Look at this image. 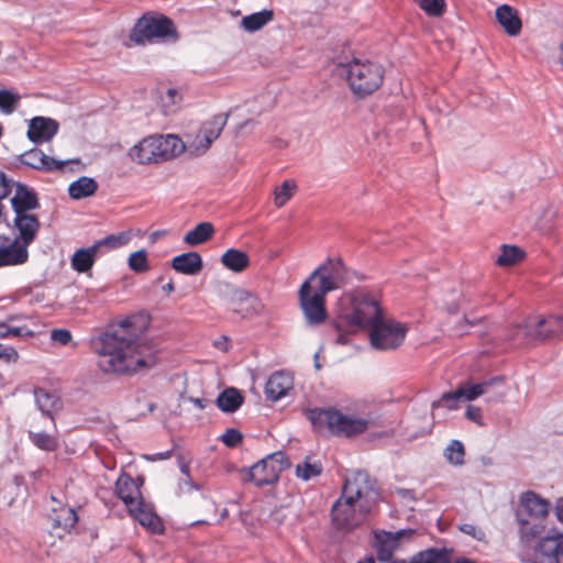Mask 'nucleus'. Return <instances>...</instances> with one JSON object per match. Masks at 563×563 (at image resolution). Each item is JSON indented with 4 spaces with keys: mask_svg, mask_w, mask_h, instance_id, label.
Segmentation results:
<instances>
[{
    "mask_svg": "<svg viewBox=\"0 0 563 563\" xmlns=\"http://www.w3.org/2000/svg\"><path fill=\"white\" fill-rule=\"evenodd\" d=\"M451 551L448 549H429L416 555L411 563H450Z\"/></svg>",
    "mask_w": 563,
    "mask_h": 563,
    "instance_id": "e433bc0d",
    "label": "nucleus"
},
{
    "mask_svg": "<svg viewBox=\"0 0 563 563\" xmlns=\"http://www.w3.org/2000/svg\"><path fill=\"white\" fill-rule=\"evenodd\" d=\"M159 163L178 157L187 151V144L177 134H154Z\"/></svg>",
    "mask_w": 563,
    "mask_h": 563,
    "instance_id": "6ab92c4d",
    "label": "nucleus"
},
{
    "mask_svg": "<svg viewBox=\"0 0 563 563\" xmlns=\"http://www.w3.org/2000/svg\"><path fill=\"white\" fill-rule=\"evenodd\" d=\"M296 184L290 179H286L280 186L274 190V205L277 208L284 207L294 196L296 191Z\"/></svg>",
    "mask_w": 563,
    "mask_h": 563,
    "instance_id": "58836bf2",
    "label": "nucleus"
},
{
    "mask_svg": "<svg viewBox=\"0 0 563 563\" xmlns=\"http://www.w3.org/2000/svg\"><path fill=\"white\" fill-rule=\"evenodd\" d=\"M163 108L165 113H172L176 110L177 106L181 101V96L175 88H168L165 96L162 98Z\"/></svg>",
    "mask_w": 563,
    "mask_h": 563,
    "instance_id": "09e8293b",
    "label": "nucleus"
},
{
    "mask_svg": "<svg viewBox=\"0 0 563 563\" xmlns=\"http://www.w3.org/2000/svg\"><path fill=\"white\" fill-rule=\"evenodd\" d=\"M221 440L225 445L234 448L242 441V433L236 429H228L221 435Z\"/></svg>",
    "mask_w": 563,
    "mask_h": 563,
    "instance_id": "3c124183",
    "label": "nucleus"
},
{
    "mask_svg": "<svg viewBox=\"0 0 563 563\" xmlns=\"http://www.w3.org/2000/svg\"><path fill=\"white\" fill-rule=\"evenodd\" d=\"M307 418L318 432L335 435L354 437L365 432L371 423L366 417L343 413L334 408H313L308 410Z\"/></svg>",
    "mask_w": 563,
    "mask_h": 563,
    "instance_id": "39448f33",
    "label": "nucleus"
},
{
    "mask_svg": "<svg viewBox=\"0 0 563 563\" xmlns=\"http://www.w3.org/2000/svg\"><path fill=\"white\" fill-rule=\"evenodd\" d=\"M98 189L97 181L87 176H82L77 180L70 183L68 186V194L71 199L80 200L95 195Z\"/></svg>",
    "mask_w": 563,
    "mask_h": 563,
    "instance_id": "7c9ffc66",
    "label": "nucleus"
},
{
    "mask_svg": "<svg viewBox=\"0 0 563 563\" xmlns=\"http://www.w3.org/2000/svg\"><path fill=\"white\" fill-rule=\"evenodd\" d=\"M214 345L222 350V351H227L228 350V345H227V342L223 340V341H216L214 342Z\"/></svg>",
    "mask_w": 563,
    "mask_h": 563,
    "instance_id": "69168bd1",
    "label": "nucleus"
},
{
    "mask_svg": "<svg viewBox=\"0 0 563 563\" xmlns=\"http://www.w3.org/2000/svg\"><path fill=\"white\" fill-rule=\"evenodd\" d=\"M528 563H563V530L552 528L540 536Z\"/></svg>",
    "mask_w": 563,
    "mask_h": 563,
    "instance_id": "9b49d317",
    "label": "nucleus"
},
{
    "mask_svg": "<svg viewBox=\"0 0 563 563\" xmlns=\"http://www.w3.org/2000/svg\"><path fill=\"white\" fill-rule=\"evenodd\" d=\"M415 2L430 16H440L445 9L444 0H415Z\"/></svg>",
    "mask_w": 563,
    "mask_h": 563,
    "instance_id": "a18cd8bd",
    "label": "nucleus"
},
{
    "mask_svg": "<svg viewBox=\"0 0 563 563\" xmlns=\"http://www.w3.org/2000/svg\"><path fill=\"white\" fill-rule=\"evenodd\" d=\"M54 520L55 527H60L65 530L73 528L77 522V516L74 509L65 508L62 510V514L58 515Z\"/></svg>",
    "mask_w": 563,
    "mask_h": 563,
    "instance_id": "49530a36",
    "label": "nucleus"
},
{
    "mask_svg": "<svg viewBox=\"0 0 563 563\" xmlns=\"http://www.w3.org/2000/svg\"><path fill=\"white\" fill-rule=\"evenodd\" d=\"M450 563H475V562H473V561H471L468 559L462 558V559H456L453 562L450 560Z\"/></svg>",
    "mask_w": 563,
    "mask_h": 563,
    "instance_id": "338daca9",
    "label": "nucleus"
},
{
    "mask_svg": "<svg viewBox=\"0 0 563 563\" xmlns=\"http://www.w3.org/2000/svg\"><path fill=\"white\" fill-rule=\"evenodd\" d=\"M465 417L478 426H484L482 410L479 407L467 406Z\"/></svg>",
    "mask_w": 563,
    "mask_h": 563,
    "instance_id": "5fc2aeb1",
    "label": "nucleus"
},
{
    "mask_svg": "<svg viewBox=\"0 0 563 563\" xmlns=\"http://www.w3.org/2000/svg\"><path fill=\"white\" fill-rule=\"evenodd\" d=\"M475 321L468 320L466 317H463L459 322L456 328L454 329V333L457 335H463L467 332V328L473 327Z\"/></svg>",
    "mask_w": 563,
    "mask_h": 563,
    "instance_id": "13d9d810",
    "label": "nucleus"
},
{
    "mask_svg": "<svg viewBox=\"0 0 563 563\" xmlns=\"http://www.w3.org/2000/svg\"><path fill=\"white\" fill-rule=\"evenodd\" d=\"M13 185V181L3 172H0V200L11 192Z\"/></svg>",
    "mask_w": 563,
    "mask_h": 563,
    "instance_id": "6e6d98bb",
    "label": "nucleus"
},
{
    "mask_svg": "<svg viewBox=\"0 0 563 563\" xmlns=\"http://www.w3.org/2000/svg\"><path fill=\"white\" fill-rule=\"evenodd\" d=\"M444 455L446 460L453 465H462L464 463V445L459 440H453L446 446Z\"/></svg>",
    "mask_w": 563,
    "mask_h": 563,
    "instance_id": "79ce46f5",
    "label": "nucleus"
},
{
    "mask_svg": "<svg viewBox=\"0 0 563 563\" xmlns=\"http://www.w3.org/2000/svg\"><path fill=\"white\" fill-rule=\"evenodd\" d=\"M214 234V227L210 222H200L189 230L183 238L188 246H198L209 241Z\"/></svg>",
    "mask_w": 563,
    "mask_h": 563,
    "instance_id": "c756f323",
    "label": "nucleus"
},
{
    "mask_svg": "<svg viewBox=\"0 0 563 563\" xmlns=\"http://www.w3.org/2000/svg\"><path fill=\"white\" fill-rule=\"evenodd\" d=\"M179 466H180V472L183 473V475L185 477L190 476L189 475V464L188 463H185V462L181 461Z\"/></svg>",
    "mask_w": 563,
    "mask_h": 563,
    "instance_id": "0e129e2a",
    "label": "nucleus"
},
{
    "mask_svg": "<svg viewBox=\"0 0 563 563\" xmlns=\"http://www.w3.org/2000/svg\"><path fill=\"white\" fill-rule=\"evenodd\" d=\"M34 398L38 409L45 415H49L58 406L56 394L41 387L34 389Z\"/></svg>",
    "mask_w": 563,
    "mask_h": 563,
    "instance_id": "c9c22d12",
    "label": "nucleus"
},
{
    "mask_svg": "<svg viewBox=\"0 0 563 563\" xmlns=\"http://www.w3.org/2000/svg\"><path fill=\"white\" fill-rule=\"evenodd\" d=\"M14 214L32 213L38 207L35 192L23 184H15V192L11 198Z\"/></svg>",
    "mask_w": 563,
    "mask_h": 563,
    "instance_id": "393cba45",
    "label": "nucleus"
},
{
    "mask_svg": "<svg viewBox=\"0 0 563 563\" xmlns=\"http://www.w3.org/2000/svg\"><path fill=\"white\" fill-rule=\"evenodd\" d=\"M411 530H399L397 532L378 531L375 533L374 547L380 561L387 562L391 559L394 551L399 547L400 540L410 537Z\"/></svg>",
    "mask_w": 563,
    "mask_h": 563,
    "instance_id": "dca6fc26",
    "label": "nucleus"
},
{
    "mask_svg": "<svg viewBox=\"0 0 563 563\" xmlns=\"http://www.w3.org/2000/svg\"><path fill=\"white\" fill-rule=\"evenodd\" d=\"M322 473V465L320 462L311 461L309 457L298 463L296 466V475L298 478L307 482Z\"/></svg>",
    "mask_w": 563,
    "mask_h": 563,
    "instance_id": "4c0bfd02",
    "label": "nucleus"
},
{
    "mask_svg": "<svg viewBox=\"0 0 563 563\" xmlns=\"http://www.w3.org/2000/svg\"><path fill=\"white\" fill-rule=\"evenodd\" d=\"M9 332H8V324L4 322H0V339H8Z\"/></svg>",
    "mask_w": 563,
    "mask_h": 563,
    "instance_id": "e2e57ef3",
    "label": "nucleus"
},
{
    "mask_svg": "<svg viewBox=\"0 0 563 563\" xmlns=\"http://www.w3.org/2000/svg\"><path fill=\"white\" fill-rule=\"evenodd\" d=\"M341 70L346 76L351 90L360 97L373 93L384 78L382 66L367 59L355 58L342 65Z\"/></svg>",
    "mask_w": 563,
    "mask_h": 563,
    "instance_id": "423d86ee",
    "label": "nucleus"
},
{
    "mask_svg": "<svg viewBox=\"0 0 563 563\" xmlns=\"http://www.w3.org/2000/svg\"><path fill=\"white\" fill-rule=\"evenodd\" d=\"M128 157L139 165L159 164L154 134L143 137L130 147Z\"/></svg>",
    "mask_w": 563,
    "mask_h": 563,
    "instance_id": "f3484780",
    "label": "nucleus"
},
{
    "mask_svg": "<svg viewBox=\"0 0 563 563\" xmlns=\"http://www.w3.org/2000/svg\"><path fill=\"white\" fill-rule=\"evenodd\" d=\"M170 455H172L170 451H165V452H161V453H155L153 455H146L145 459L148 461L155 462V461L167 460L170 457Z\"/></svg>",
    "mask_w": 563,
    "mask_h": 563,
    "instance_id": "052dcab7",
    "label": "nucleus"
},
{
    "mask_svg": "<svg viewBox=\"0 0 563 563\" xmlns=\"http://www.w3.org/2000/svg\"><path fill=\"white\" fill-rule=\"evenodd\" d=\"M117 496L123 501L126 509L142 500L137 483L128 474H122L115 482Z\"/></svg>",
    "mask_w": 563,
    "mask_h": 563,
    "instance_id": "5701e85b",
    "label": "nucleus"
},
{
    "mask_svg": "<svg viewBox=\"0 0 563 563\" xmlns=\"http://www.w3.org/2000/svg\"><path fill=\"white\" fill-rule=\"evenodd\" d=\"M292 377L285 372L273 373L265 386L266 398L272 401H277L285 397L287 393L292 388Z\"/></svg>",
    "mask_w": 563,
    "mask_h": 563,
    "instance_id": "4be33fe9",
    "label": "nucleus"
},
{
    "mask_svg": "<svg viewBox=\"0 0 563 563\" xmlns=\"http://www.w3.org/2000/svg\"><path fill=\"white\" fill-rule=\"evenodd\" d=\"M29 258V251L19 241L7 235H0V267L24 264Z\"/></svg>",
    "mask_w": 563,
    "mask_h": 563,
    "instance_id": "2eb2a0df",
    "label": "nucleus"
},
{
    "mask_svg": "<svg viewBox=\"0 0 563 563\" xmlns=\"http://www.w3.org/2000/svg\"><path fill=\"white\" fill-rule=\"evenodd\" d=\"M145 328L144 317H132L101 334L95 342L99 368L107 374H124L155 366L157 347L137 340L135 334Z\"/></svg>",
    "mask_w": 563,
    "mask_h": 563,
    "instance_id": "f257e3e1",
    "label": "nucleus"
},
{
    "mask_svg": "<svg viewBox=\"0 0 563 563\" xmlns=\"http://www.w3.org/2000/svg\"><path fill=\"white\" fill-rule=\"evenodd\" d=\"M228 302L230 308L243 318H251L264 312L261 299L241 288L229 287Z\"/></svg>",
    "mask_w": 563,
    "mask_h": 563,
    "instance_id": "ddd939ff",
    "label": "nucleus"
},
{
    "mask_svg": "<svg viewBox=\"0 0 563 563\" xmlns=\"http://www.w3.org/2000/svg\"><path fill=\"white\" fill-rule=\"evenodd\" d=\"M71 333L66 329H54L51 332V340L60 344L67 345L71 341Z\"/></svg>",
    "mask_w": 563,
    "mask_h": 563,
    "instance_id": "603ef678",
    "label": "nucleus"
},
{
    "mask_svg": "<svg viewBox=\"0 0 563 563\" xmlns=\"http://www.w3.org/2000/svg\"><path fill=\"white\" fill-rule=\"evenodd\" d=\"M461 531L477 539H481L483 534L481 530H478L475 526L470 523H464L463 526H461Z\"/></svg>",
    "mask_w": 563,
    "mask_h": 563,
    "instance_id": "bf43d9fd",
    "label": "nucleus"
},
{
    "mask_svg": "<svg viewBox=\"0 0 563 563\" xmlns=\"http://www.w3.org/2000/svg\"><path fill=\"white\" fill-rule=\"evenodd\" d=\"M521 333L529 340L561 339L563 336V316L542 318L536 324L530 325L529 331L526 328H519L517 335Z\"/></svg>",
    "mask_w": 563,
    "mask_h": 563,
    "instance_id": "4468645a",
    "label": "nucleus"
},
{
    "mask_svg": "<svg viewBox=\"0 0 563 563\" xmlns=\"http://www.w3.org/2000/svg\"><path fill=\"white\" fill-rule=\"evenodd\" d=\"M274 18V13L272 10L264 9L258 12H254L252 14L245 15L240 23V26L250 33L260 31L266 24H268Z\"/></svg>",
    "mask_w": 563,
    "mask_h": 563,
    "instance_id": "2f4dec72",
    "label": "nucleus"
},
{
    "mask_svg": "<svg viewBox=\"0 0 563 563\" xmlns=\"http://www.w3.org/2000/svg\"><path fill=\"white\" fill-rule=\"evenodd\" d=\"M347 341H346V338L344 334H339L338 338H336V343L339 344H345Z\"/></svg>",
    "mask_w": 563,
    "mask_h": 563,
    "instance_id": "774afa93",
    "label": "nucleus"
},
{
    "mask_svg": "<svg viewBox=\"0 0 563 563\" xmlns=\"http://www.w3.org/2000/svg\"><path fill=\"white\" fill-rule=\"evenodd\" d=\"M199 486L191 479L190 476L185 477L178 484L179 494H188L192 490H198Z\"/></svg>",
    "mask_w": 563,
    "mask_h": 563,
    "instance_id": "4d7b16f0",
    "label": "nucleus"
},
{
    "mask_svg": "<svg viewBox=\"0 0 563 563\" xmlns=\"http://www.w3.org/2000/svg\"><path fill=\"white\" fill-rule=\"evenodd\" d=\"M243 404V397L235 388H227L217 398L218 407L224 412H234Z\"/></svg>",
    "mask_w": 563,
    "mask_h": 563,
    "instance_id": "473e14b6",
    "label": "nucleus"
},
{
    "mask_svg": "<svg viewBox=\"0 0 563 563\" xmlns=\"http://www.w3.org/2000/svg\"><path fill=\"white\" fill-rule=\"evenodd\" d=\"M350 274L342 257H328L302 283L299 301L310 324H319L325 320V295L342 288L349 282Z\"/></svg>",
    "mask_w": 563,
    "mask_h": 563,
    "instance_id": "f03ea898",
    "label": "nucleus"
},
{
    "mask_svg": "<svg viewBox=\"0 0 563 563\" xmlns=\"http://www.w3.org/2000/svg\"><path fill=\"white\" fill-rule=\"evenodd\" d=\"M132 239L131 231H123L117 234H110L103 239L96 241L101 254L126 245Z\"/></svg>",
    "mask_w": 563,
    "mask_h": 563,
    "instance_id": "72a5a7b5",
    "label": "nucleus"
},
{
    "mask_svg": "<svg viewBox=\"0 0 563 563\" xmlns=\"http://www.w3.org/2000/svg\"><path fill=\"white\" fill-rule=\"evenodd\" d=\"M14 227L19 235L14 239L19 241L20 245H24L25 250L35 240L38 230L40 221L33 213H19L14 217Z\"/></svg>",
    "mask_w": 563,
    "mask_h": 563,
    "instance_id": "aec40b11",
    "label": "nucleus"
},
{
    "mask_svg": "<svg viewBox=\"0 0 563 563\" xmlns=\"http://www.w3.org/2000/svg\"><path fill=\"white\" fill-rule=\"evenodd\" d=\"M455 390L452 393H444L438 400L432 402V409L445 407L449 410L459 408V402L462 401L460 396H454Z\"/></svg>",
    "mask_w": 563,
    "mask_h": 563,
    "instance_id": "de8ad7c7",
    "label": "nucleus"
},
{
    "mask_svg": "<svg viewBox=\"0 0 563 563\" xmlns=\"http://www.w3.org/2000/svg\"><path fill=\"white\" fill-rule=\"evenodd\" d=\"M523 257V252L518 246L504 245L500 255L496 258V264L499 266H511Z\"/></svg>",
    "mask_w": 563,
    "mask_h": 563,
    "instance_id": "ea45409f",
    "label": "nucleus"
},
{
    "mask_svg": "<svg viewBox=\"0 0 563 563\" xmlns=\"http://www.w3.org/2000/svg\"><path fill=\"white\" fill-rule=\"evenodd\" d=\"M407 327L384 316L369 329V339L377 350H393L404 343Z\"/></svg>",
    "mask_w": 563,
    "mask_h": 563,
    "instance_id": "1a4fd4ad",
    "label": "nucleus"
},
{
    "mask_svg": "<svg viewBox=\"0 0 563 563\" xmlns=\"http://www.w3.org/2000/svg\"><path fill=\"white\" fill-rule=\"evenodd\" d=\"M378 494L368 475L357 471L344 483L341 497L331 509L332 522L339 530L350 531L363 522L376 504Z\"/></svg>",
    "mask_w": 563,
    "mask_h": 563,
    "instance_id": "7ed1b4c3",
    "label": "nucleus"
},
{
    "mask_svg": "<svg viewBox=\"0 0 563 563\" xmlns=\"http://www.w3.org/2000/svg\"><path fill=\"white\" fill-rule=\"evenodd\" d=\"M228 113H218L205 120L187 143V152L194 156L206 154L219 139L228 123Z\"/></svg>",
    "mask_w": 563,
    "mask_h": 563,
    "instance_id": "6e6552de",
    "label": "nucleus"
},
{
    "mask_svg": "<svg viewBox=\"0 0 563 563\" xmlns=\"http://www.w3.org/2000/svg\"><path fill=\"white\" fill-rule=\"evenodd\" d=\"M21 96L11 90L0 89V111L4 114H11L15 111Z\"/></svg>",
    "mask_w": 563,
    "mask_h": 563,
    "instance_id": "a19ab883",
    "label": "nucleus"
},
{
    "mask_svg": "<svg viewBox=\"0 0 563 563\" xmlns=\"http://www.w3.org/2000/svg\"><path fill=\"white\" fill-rule=\"evenodd\" d=\"M20 162L35 169L60 170L68 164H79V161H56L45 155L38 148H32L20 156Z\"/></svg>",
    "mask_w": 563,
    "mask_h": 563,
    "instance_id": "a211bd4d",
    "label": "nucleus"
},
{
    "mask_svg": "<svg viewBox=\"0 0 563 563\" xmlns=\"http://www.w3.org/2000/svg\"><path fill=\"white\" fill-rule=\"evenodd\" d=\"M128 265L130 269L136 273H143L148 269L147 253L144 250L133 252L129 255Z\"/></svg>",
    "mask_w": 563,
    "mask_h": 563,
    "instance_id": "c03bdc74",
    "label": "nucleus"
},
{
    "mask_svg": "<svg viewBox=\"0 0 563 563\" xmlns=\"http://www.w3.org/2000/svg\"><path fill=\"white\" fill-rule=\"evenodd\" d=\"M338 305L339 319L353 331L369 330L383 317L378 300L364 291L344 294Z\"/></svg>",
    "mask_w": 563,
    "mask_h": 563,
    "instance_id": "20e7f679",
    "label": "nucleus"
},
{
    "mask_svg": "<svg viewBox=\"0 0 563 563\" xmlns=\"http://www.w3.org/2000/svg\"><path fill=\"white\" fill-rule=\"evenodd\" d=\"M520 504L529 518L519 515V532L525 538H534L543 529L541 521L549 514V501L529 490L521 495Z\"/></svg>",
    "mask_w": 563,
    "mask_h": 563,
    "instance_id": "0eeeda50",
    "label": "nucleus"
},
{
    "mask_svg": "<svg viewBox=\"0 0 563 563\" xmlns=\"http://www.w3.org/2000/svg\"><path fill=\"white\" fill-rule=\"evenodd\" d=\"M221 264L229 271L242 273L250 266L247 253L238 249L227 250L220 258Z\"/></svg>",
    "mask_w": 563,
    "mask_h": 563,
    "instance_id": "c85d7f7f",
    "label": "nucleus"
},
{
    "mask_svg": "<svg viewBox=\"0 0 563 563\" xmlns=\"http://www.w3.org/2000/svg\"><path fill=\"white\" fill-rule=\"evenodd\" d=\"M492 382H483L478 384H462L455 389L454 396H460L462 401H473L484 395Z\"/></svg>",
    "mask_w": 563,
    "mask_h": 563,
    "instance_id": "f704fd0d",
    "label": "nucleus"
},
{
    "mask_svg": "<svg viewBox=\"0 0 563 563\" xmlns=\"http://www.w3.org/2000/svg\"><path fill=\"white\" fill-rule=\"evenodd\" d=\"M9 338L19 336V338H33L35 335L34 331L29 329L27 327H11L8 325Z\"/></svg>",
    "mask_w": 563,
    "mask_h": 563,
    "instance_id": "864d4df0",
    "label": "nucleus"
},
{
    "mask_svg": "<svg viewBox=\"0 0 563 563\" xmlns=\"http://www.w3.org/2000/svg\"><path fill=\"white\" fill-rule=\"evenodd\" d=\"M495 16L499 25L509 36L520 34L522 22L516 9L508 4H501L496 9Z\"/></svg>",
    "mask_w": 563,
    "mask_h": 563,
    "instance_id": "a878e982",
    "label": "nucleus"
},
{
    "mask_svg": "<svg viewBox=\"0 0 563 563\" xmlns=\"http://www.w3.org/2000/svg\"><path fill=\"white\" fill-rule=\"evenodd\" d=\"M172 267L177 273L195 276L203 268L202 257L197 252H187L175 256L172 260Z\"/></svg>",
    "mask_w": 563,
    "mask_h": 563,
    "instance_id": "bb28decb",
    "label": "nucleus"
},
{
    "mask_svg": "<svg viewBox=\"0 0 563 563\" xmlns=\"http://www.w3.org/2000/svg\"><path fill=\"white\" fill-rule=\"evenodd\" d=\"M555 515L558 520L563 523V500H560L555 506Z\"/></svg>",
    "mask_w": 563,
    "mask_h": 563,
    "instance_id": "680f3d73",
    "label": "nucleus"
},
{
    "mask_svg": "<svg viewBox=\"0 0 563 563\" xmlns=\"http://www.w3.org/2000/svg\"><path fill=\"white\" fill-rule=\"evenodd\" d=\"M100 255L102 254L96 243L88 247L78 249L70 258L71 268L78 273H86L92 268L96 258Z\"/></svg>",
    "mask_w": 563,
    "mask_h": 563,
    "instance_id": "cd10ccee",
    "label": "nucleus"
},
{
    "mask_svg": "<svg viewBox=\"0 0 563 563\" xmlns=\"http://www.w3.org/2000/svg\"><path fill=\"white\" fill-rule=\"evenodd\" d=\"M128 511L140 525L152 532L157 533L162 531L161 519L154 512L152 506L146 504L143 499L133 507H130Z\"/></svg>",
    "mask_w": 563,
    "mask_h": 563,
    "instance_id": "b1692460",
    "label": "nucleus"
},
{
    "mask_svg": "<svg viewBox=\"0 0 563 563\" xmlns=\"http://www.w3.org/2000/svg\"><path fill=\"white\" fill-rule=\"evenodd\" d=\"M288 466L287 459L283 452H275L267 455L250 468V478L257 485H269L275 483L279 474Z\"/></svg>",
    "mask_w": 563,
    "mask_h": 563,
    "instance_id": "f8f14e48",
    "label": "nucleus"
},
{
    "mask_svg": "<svg viewBox=\"0 0 563 563\" xmlns=\"http://www.w3.org/2000/svg\"><path fill=\"white\" fill-rule=\"evenodd\" d=\"M172 37L177 40V32L172 20L143 16L135 24L131 38L136 43H144L154 38Z\"/></svg>",
    "mask_w": 563,
    "mask_h": 563,
    "instance_id": "9d476101",
    "label": "nucleus"
},
{
    "mask_svg": "<svg viewBox=\"0 0 563 563\" xmlns=\"http://www.w3.org/2000/svg\"><path fill=\"white\" fill-rule=\"evenodd\" d=\"M32 443L41 450L54 451L57 448V440L45 432H30Z\"/></svg>",
    "mask_w": 563,
    "mask_h": 563,
    "instance_id": "37998d69",
    "label": "nucleus"
},
{
    "mask_svg": "<svg viewBox=\"0 0 563 563\" xmlns=\"http://www.w3.org/2000/svg\"><path fill=\"white\" fill-rule=\"evenodd\" d=\"M19 358L20 355L13 346L0 343V361L7 364H14Z\"/></svg>",
    "mask_w": 563,
    "mask_h": 563,
    "instance_id": "8fccbe9b",
    "label": "nucleus"
},
{
    "mask_svg": "<svg viewBox=\"0 0 563 563\" xmlns=\"http://www.w3.org/2000/svg\"><path fill=\"white\" fill-rule=\"evenodd\" d=\"M58 123L45 117H35L29 122L27 137L34 143L51 141L58 132Z\"/></svg>",
    "mask_w": 563,
    "mask_h": 563,
    "instance_id": "412c9836",
    "label": "nucleus"
}]
</instances>
